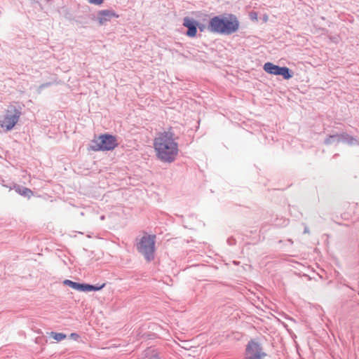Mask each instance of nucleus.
<instances>
[{
  "instance_id": "4468645a",
  "label": "nucleus",
  "mask_w": 359,
  "mask_h": 359,
  "mask_svg": "<svg viewBox=\"0 0 359 359\" xmlns=\"http://www.w3.org/2000/svg\"><path fill=\"white\" fill-rule=\"evenodd\" d=\"M105 284H102L100 286H96L85 283L84 292L89 291H98L104 287Z\"/></svg>"
},
{
  "instance_id": "5701e85b",
  "label": "nucleus",
  "mask_w": 359,
  "mask_h": 359,
  "mask_svg": "<svg viewBox=\"0 0 359 359\" xmlns=\"http://www.w3.org/2000/svg\"><path fill=\"white\" fill-rule=\"evenodd\" d=\"M100 219H101L102 220H103V219H104V216H103V215H102V216H101Z\"/></svg>"
},
{
  "instance_id": "39448f33",
  "label": "nucleus",
  "mask_w": 359,
  "mask_h": 359,
  "mask_svg": "<svg viewBox=\"0 0 359 359\" xmlns=\"http://www.w3.org/2000/svg\"><path fill=\"white\" fill-rule=\"evenodd\" d=\"M118 142L115 136L104 134L101 135L97 139L93 140L90 144L93 151H109L117 147Z\"/></svg>"
},
{
  "instance_id": "6e6552de",
  "label": "nucleus",
  "mask_w": 359,
  "mask_h": 359,
  "mask_svg": "<svg viewBox=\"0 0 359 359\" xmlns=\"http://www.w3.org/2000/svg\"><path fill=\"white\" fill-rule=\"evenodd\" d=\"M113 18H118V15L112 9L101 10L97 14V20L101 25L110 21Z\"/></svg>"
},
{
  "instance_id": "9b49d317",
  "label": "nucleus",
  "mask_w": 359,
  "mask_h": 359,
  "mask_svg": "<svg viewBox=\"0 0 359 359\" xmlns=\"http://www.w3.org/2000/svg\"><path fill=\"white\" fill-rule=\"evenodd\" d=\"M63 284L65 285L69 286L76 290L84 292L85 283H79L70 280H65L63 281Z\"/></svg>"
},
{
  "instance_id": "7ed1b4c3",
  "label": "nucleus",
  "mask_w": 359,
  "mask_h": 359,
  "mask_svg": "<svg viewBox=\"0 0 359 359\" xmlns=\"http://www.w3.org/2000/svg\"><path fill=\"white\" fill-rule=\"evenodd\" d=\"M156 236L144 233L139 240H137L136 248L147 262L154 259Z\"/></svg>"
},
{
  "instance_id": "6ab92c4d",
  "label": "nucleus",
  "mask_w": 359,
  "mask_h": 359,
  "mask_svg": "<svg viewBox=\"0 0 359 359\" xmlns=\"http://www.w3.org/2000/svg\"><path fill=\"white\" fill-rule=\"evenodd\" d=\"M309 230L308 227H306H306L304 228V233H309Z\"/></svg>"
},
{
  "instance_id": "1a4fd4ad",
  "label": "nucleus",
  "mask_w": 359,
  "mask_h": 359,
  "mask_svg": "<svg viewBox=\"0 0 359 359\" xmlns=\"http://www.w3.org/2000/svg\"><path fill=\"white\" fill-rule=\"evenodd\" d=\"M183 25L188 29L187 31V36L189 37H195L197 33L198 22L192 18L186 17L183 20Z\"/></svg>"
},
{
  "instance_id": "f257e3e1",
  "label": "nucleus",
  "mask_w": 359,
  "mask_h": 359,
  "mask_svg": "<svg viewBox=\"0 0 359 359\" xmlns=\"http://www.w3.org/2000/svg\"><path fill=\"white\" fill-rule=\"evenodd\" d=\"M154 147L156 156L162 162L170 163L175 161L178 155V143L171 131L159 133L154 139Z\"/></svg>"
},
{
  "instance_id": "0eeeda50",
  "label": "nucleus",
  "mask_w": 359,
  "mask_h": 359,
  "mask_svg": "<svg viewBox=\"0 0 359 359\" xmlns=\"http://www.w3.org/2000/svg\"><path fill=\"white\" fill-rule=\"evenodd\" d=\"M265 355L262 351L261 346L256 342L251 341L246 348V359H262Z\"/></svg>"
},
{
  "instance_id": "ddd939ff",
  "label": "nucleus",
  "mask_w": 359,
  "mask_h": 359,
  "mask_svg": "<svg viewBox=\"0 0 359 359\" xmlns=\"http://www.w3.org/2000/svg\"><path fill=\"white\" fill-rule=\"evenodd\" d=\"M278 75L282 76L285 79H290L292 77V71L287 67H280L279 73Z\"/></svg>"
},
{
  "instance_id": "a211bd4d",
  "label": "nucleus",
  "mask_w": 359,
  "mask_h": 359,
  "mask_svg": "<svg viewBox=\"0 0 359 359\" xmlns=\"http://www.w3.org/2000/svg\"><path fill=\"white\" fill-rule=\"evenodd\" d=\"M49 85H50V83H49L42 84V85L40 86V88H45V87H48Z\"/></svg>"
},
{
  "instance_id": "f8f14e48",
  "label": "nucleus",
  "mask_w": 359,
  "mask_h": 359,
  "mask_svg": "<svg viewBox=\"0 0 359 359\" xmlns=\"http://www.w3.org/2000/svg\"><path fill=\"white\" fill-rule=\"evenodd\" d=\"M15 191L19 194L23 196H27L30 198L32 195H33V192L28 188L21 187V186H15Z\"/></svg>"
},
{
  "instance_id": "4be33fe9",
  "label": "nucleus",
  "mask_w": 359,
  "mask_h": 359,
  "mask_svg": "<svg viewBox=\"0 0 359 359\" xmlns=\"http://www.w3.org/2000/svg\"><path fill=\"white\" fill-rule=\"evenodd\" d=\"M251 17L252 18H257V14L256 13H254L253 15L252 14L251 15Z\"/></svg>"
},
{
  "instance_id": "2eb2a0df",
  "label": "nucleus",
  "mask_w": 359,
  "mask_h": 359,
  "mask_svg": "<svg viewBox=\"0 0 359 359\" xmlns=\"http://www.w3.org/2000/svg\"><path fill=\"white\" fill-rule=\"evenodd\" d=\"M51 336L54 339L57 341H60L66 338V334L63 333L51 332Z\"/></svg>"
},
{
  "instance_id": "b1692460",
  "label": "nucleus",
  "mask_w": 359,
  "mask_h": 359,
  "mask_svg": "<svg viewBox=\"0 0 359 359\" xmlns=\"http://www.w3.org/2000/svg\"><path fill=\"white\" fill-rule=\"evenodd\" d=\"M287 224V222L286 220H284V225H286Z\"/></svg>"
},
{
  "instance_id": "412c9836",
  "label": "nucleus",
  "mask_w": 359,
  "mask_h": 359,
  "mask_svg": "<svg viewBox=\"0 0 359 359\" xmlns=\"http://www.w3.org/2000/svg\"><path fill=\"white\" fill-rule=\"evenodd\" d=\"M228 243H229L230 245H232V244H233V239H229V240H228Z\"/></svg>"
},
{
  "instance_id": "f3484780",
  "label": "nucleus",
  "mask_w": 359,
  "mask_h": 359,
  "mask_svg": "<svg viewBox=\"0 0 359 359\" xmlns=\"http://www.w3.org/2000/svg\"><path fill=\"white\" fill-rule=\"evenodd\" d=\"M70 336L72 338H73L74 339H76L77 338H79V335L76 333H72Z\"/></svg>"
},
{
  "instance_id": "9d476101",
  "label": "nucleus",
  "mask_w": 359,
  "mask_h": 359,
  "mask_svg": "<svg viewBox=\"0 0 359 359\" xmlns=\"http://www.w3.org/2000/svg\"><path fill=\"white\" fill-rule=\"evenodd\" d=\"M263 68L266 72H267L270 74L278 75L279 73L280 67L276 65L271 62H268L264 65Z\"/></svg>"
},
{
  "instance_id": "20e7f679",
  "label": "nucleus",
  "mask_w": 359,
  "mask_h": 359,
  "mask_svg": "<svg viewBox=\"0 0 359 359\" xmlns=\"http://www.w3.org/2000/svg\"><path fill=\"white\" fill-rule=\"evenodd\" d=\"M22 114V108L15 105L8 106L5 114L0 120V125L6 131L11 130L18 122Z\"/></svg>"
},
{
  "instance_id": "aec40b11",
  "label": "nucleus",
  "mask_w": 359,
  "mask_h": 359,
  "mask_svg": "<svg viewBox=\"0 0 359 359\" xmlns=\"http://www.w3.org/2000/svg\"><path fill=\"white\" fill-rule=\"evenodd\" d=\"M203 29H204V26L202 25V26H199V29L200 31L203 32Z\"/></svg>"
},
{
  "instance_id": "423d86ee",
  "label": "nucleus",
  "mask_w": 359,
  "mask_h": 359,
  "mask_svg": "<svg viewBox=\"0 0 359 359\" xmlns=\"http://www.w3.org/2000/svg\"><path fill=\"white\" fill-rule=\"evenodd\" d=\"M339 142L347 143L350 145L358 144L359 143L355 138L346 133L330 135L325 140V144H338Z\"/></svg>"
},
{
  "instance_id": "dca6fc26",
  "label": "nucleus",
  "mask_w": 359,
  "mask_h": 359,
  "mask_svg": "<svg viewBox=\"0 0 359 359\" xmlns=\"http://www.w3.org/2000/svg\"><path fill=\"white\" fill-rule=\"evenodd\" d=\"M104 0H89V2L95 5H100Z\"/></svg>"
},
{
  "instance_id": "f03ea898",
  "label": "nucleus",
  "mask_w": 359,
  "mask_h": 359,
  "mask_svg": "<svg viewBox=\"0 0 359 359\" xmlns=\"http://www.w3.org/2000/svg\"><path fill=\"white\" fill-rule=\"evenodd\" d=\"M239 28V22L237 18L230 14L228 16H215L212 18L208 25L210 32L224 35H230L235 33Z\"/></svg>"
}]
</instances>
